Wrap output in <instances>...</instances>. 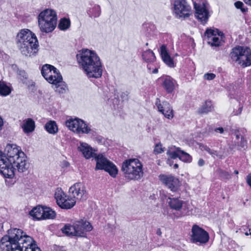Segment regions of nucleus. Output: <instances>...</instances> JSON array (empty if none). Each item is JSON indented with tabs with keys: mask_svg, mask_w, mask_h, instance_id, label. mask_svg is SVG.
I'll return each instance as SVG.
<instances>
[{
	"mask_svg": "<svg viewBox=\"0 0 251 251\" xmlns=\"http://www.w3.org/2000/svg\"><path fill=\"white\" fill-rule=\"evenodd\" d=\"M242 111V106H240L239 109H238V112H236L234 113V115H238V114H240L241 112Z\"/></svg>",
	"mask_w": 251,
	"mask_h": 251,
	"instance_id": "50",
	"label": "nucleus"
},
{
	"mask_svg": "<svg viewBox=\"0 0 251 251\" xmlns=\"http://www.w3.org/2000/svg\"><path fill=\"white\" fill-rule=\"evenodd\" d=\"M77 149L82 152L84 157L86 159L94 157L96 154L93 151L92 147L86 143L80 142L79 145H78Z\"/></svg>",
	"mask_w": 251,
	"mask_h": 251,
	"instance_id": "22",
	"label": "nucleus"
},
{
	"mask_svg": "<svg viewBox=\"0 0 251 251\" xmlns=\"http://www.w3.org/2000/svg\"><path fill=\"white\" fill-rule=\"evenodd\" d=\"M43 76L49 83L57 84L62 80V77L59 71L54 66L45 64L43 66L41 70Z\"/></svg>",
	"mask_w": 251,
	"mask_h": 251,
	"instance_id": "9",
	"label": "nucleus"
},
{
	"mask_svg": "<svg viewBox=\"0 0 251 251\" xmlns=\"http://www.w3.org/2000/svg\"><path fill=\"white\" fill-rule=\"evenodd\" d=\"M179 159L184 162L190 163L192 161V157L183 151L180 150Z\"/></svg>",
	"mask_w": 251,
	"mask_h": 251,
	"instance_id": "37",
	"label": "nucleus"
},
{
	"mask_svg": "<svg viewBox=\"0 0 251 251\" xmlns=\"http://www.w3.org/2000/svg\"><path fill=\"white\" fill-rule=\"evenodd\" d=\"M234 173L236 174V175H237L238 174V171L237 170H235L234 171Z\"/></svg>",
	"mask_w": 251,
	"mask_h": 251,
	"instance_id": "59",
	"label": "nucleus"
},
{
	"mask_svg": "<svg viewBox=\"0 0 251 251\" xmlns=\"http://www.w3.org/2000/svg\"><path fill=\"white\" fill-rule=\"evenodd\" d=\"M142 57L147 62H152L155 59L154 53L150 50L145 51L142 54Z\"/></svg>",
	"mask_w": 251,
	"mask_h": 251,
	"instance_id": "33",
	"label": "nucleus"
},
{
	"mask_svg": "<svg viewBox=\"0 0 251 251\" xmlns=\"http://www.w3.org/2000/svg\"><path fill=\"white\" fill-rule=\"evenodd\" d=\"M163 86L168 93L173 92L175 89L176 81L170 76L163 78Z\"/></svg>",
	"mask_w": 251,
	"mask_h": 251,
	"instance_id": "24",
	"label": "nucleus"
},
{
	"mask_svg": "<svg viewBox=\"0 0 251 251\" xmlns=\"http://www.w3.org/2000/svg\"><path fill=\"white\" fill-rule=\"evenodd\" d=\"M198 165L200 167L203 166L205 164V161L203 159H200L198 162Z\"/></svg>",
	"mask_w": 251,
	"mask_h": 251,
	"instance_id": "47",
	"label": "nucleus"
},
{
	"mask_svg": "<svg viewBox=\"0 0 251 251\" xmlns=\"http://www.w3.org/2000/svg\"><path fill=\"white\" fill-rule=\"evenodd\" d=\"M11 93V89L3 82L0 81V95L3 96L8 95Z\"/></svg>",
	"mask_w": 251,
	"mask_h": 251,
	"instance_id": "36",
	"label": "nucleus"
},
{
	"mask_svg": "<svg viewBox=\"0 0 251 251\" xmlns=\"http://www.w3.org/2000/svg\"><path fill=\"white\" fill-rule=\"evenodd\" d=\"M4 151L7 156L6 157L4 156V159L7 161V163L14 161L16 156H18L20 152H22L16 145H7Z\"/></svg>",
	"mask_w": 251,
	"mask_h": 251,
	"instance_id": "19",
	"label": "nucleus"
},
{
	"mask_svg": "<svg viewBox=\"0 0 251 251\" xmlns=\"http://www.w3.org/2000/svg\"><path fill=\"white\" fill-rule=\"evenodd\" d=\"M18 74L19 75L22 77L24 79H26L27 78V75L25 71L23 70H19L18 72Z\"/></svg>",
	"mask_w": 251,
	"mask_h": 251,
	"instance_id": "45",
	"label": "nucleus"
},
{
	"mask_svg": "<svg viewBox=\"0 0 251 251\" xmlns=\"http://www.w3.org/2000/svg\"><path fill=\"white\" fill-rule=\"evenodd\" d=\"M246 235L248 236L249 235H251V232H250V233H248V232H246L245 233Z\"/></svg>",
	"mask_w": 251,
	"mask_h": 251,
	"instance_id": "60",
	"label": "nucleus"
},
{
	"mask_svg": "<svg viewBox=\"0 0 251 251\" xmlns=\"http://www.w3.org/2000/svg\"><path fill=\"white\" fill-rule=\"evenodd\" d=\"M43 211L44 207H36L32 209L30 211L29 214L34 218L37 220L43 219Z\"/></svg>",
	"mask_w": 251,
	"mask_h": 251,
	"instance_id": "28",
	"label": "nucleus"
},
{
	"mask_svg": "<svg viewBox=\"0 0 251 251\" xmlns=\"http://www.w3.org/2000/svg\"><path fill=\"white\" fill-rule=\"evenodd\" d=\"M54 197L57 204L63 209H70L76 203V201L73 198L67 196L61 189H57L55 193Z\"/></svg>",
	"mask_w": 251,
	"mask_h": 251,
	"instance_id": "11",
	"label": "nucleus"
},
{
	"mask_svg": "<svg viewBox=\"0 0 251 251\" xmlns=\"http://www.w3.org/2000/svg\"><path fill=\"white\" fill-rule=\"evenodd\" d=\"M194 7L196 10V16L197 18L202 23H206L209 18V14L203 3L202 4L195 3Z\"/></svg>",
	"mask_w": 251,
	"mask_h": 251,
	"instance_id": "20",
	"label": "nucleus"
},
{
	"mask_svg": "<svg viewBox=\"0 0 251 251\" xmlns=\"http://www.w3.org/2000/svg\"><path fill=\"white\" fill-rule=\"evenodd\" d=\"M215 131L217 132H219L220 133H223L224 131V128L223 127H218L215 129Z\"/></svg>",
	"mask_w": 251,
	"mask_h": 251,
	"instance_id": "49",
	"label": "nucleus"
},
{
	"mask_svg": "<svg viewBox=\"0 0 251 251\" xmlns=\"http://www.w3.org/2000/svg\"><path fill=\"white\" fill-rule=\"evenodd\" d=\"M199 147L200 148V149L201 150H204V151H205L207 150V149H208V147H207V146L206 145H204L202 144H199Z\"/></svg>",
	"mask_w": 251,
	"mask_h": 251,
	"instance_id": "46",
	"label": "nucleus"
},
{
	"mask_svg": "<svg viewBox=\"0 0 251 251\" xmlns=\"http://www.w3.org/2000/svg\"><path fill=\"white\" fill-rule=\"evenodd\" d=\"M160 180L173 192H177L180 186L178 179L172 175H160Z\"/></svg>",
	"mask_w": 251,
	"mask_h": 251,
	"instance_id": "15",
	"label": "nucleus"
},
{
	"mask_svg": "<svg viewBox=\"0 0 251 251\" xmlns=\"http://www.w3.org/2000/svg\"><path fill=\"white\" fill-rule=\"evenodd\" d=\"M244 1L246 4L251 6V0H244Z\"/></svg>",
	"mask_w": 251,
	"mask_h": 251,
	"instance_id": "53",
	"label": "nucleus"
},
{
	"mask_svg": "<svg viewBox=\"0 0 251 251\" xmlns=\"http://www.w3.org/2000/svg\"><path fill=\"white\" fill-rule=\"evenodd\" d=\"M69 194L75 200H84L87 198V192L85 185L80 182H77L69 189Z\"/></svg>",
	"mask_w": 251,
	"mask_h": 251,
	"instance_id": "14",
	"label": "nucleus"
},
{
	"mask_svg": "<svg viewBox=\"0 0 251 251\" xmlns=\"http://www.w3.org/2000/svg\"><path fill=\"white\" fill-rule=\"evenodd\" d=\"M3 123L2 119V118L0 117V130H1L2 129V126H3Z\"/></svg>",
	"mask_w": 251,
	"mask_h": 251,
	"instance_id": "51",
	"label": "nucleus"
},
{
	"mask_svg": "<svg viewBox=\"0 0 251 251\" xmlns=\"http://www.w3.org/2000/svg\"><path fill=\"white\" fill-rule=\"evenodd\" d=\"M0 247L3 251H41L31 237L17 228L8 230L0 240Z\"/></svg>",
	"mask_w": 251,
	"mask_h": 251,
	"instance_id": "1",
	"label": "nucleus"
},
{
	"mask_svg": "<svg viewBox=\"0 0 251 251\" xmlns=\"http://www.w3.org/2000/svg\"><path fill=\"white\" fill-rule=\"evenodd\" d=\"M232 60L243 67L251 65V50L247 47L236 46L230 53Z\"/></svg>",
	"mask_w": 251,
	"mask_h": 251,
	"instance_id": "6",
	"label": "nucleus"
},
{
	"mask_svg": "<svg viewBox=\"0 0 251 251\" xmlns=\"http://www.w3.org/2000/svg\"><path fill=\"white\" fill-rule=\"evenodd\" d=\"M62 232L68 236H76V230L75 227V223L72 226L66 225L62 229Z\"/></svg>",
	"mask_w": 251,
	"mask_h": 251,
	"instance_id": "30",
	"label": "nucleus"
},
{
	"mask_svg": "<svg viewBox=\"0 0 251 251\" xmlns=\"http://www.w3.org/2000/svg\"><path fill=\"white\" fill-rule=\"evenodd\" d=\"M168 163L169 164V165L171 166L172 164V163H171V160L170 159L168 160Z\"/></svg>",
	"mask_w": 251,
	"mask_h": 251,
	"instance_id": "58",
	"label": "nucleus"
},
{
	"mask_svg": "<svg viewBox=\"0 0 251 251\" xmlns=\"http://www.w3.org/2000/svg\"><path fill=\"white\" fill-rule=\"evenodd\" d=\"M38 25L43 32L49 33L52 31L57 25L56 12L50 9L41 12L38 16Z\"/></svg>",
	"mask_w": 251,
	"mask_h": 251,
	"instance_id": "4",
	"label": "nucleus"
},
{
	"mask_svg": "<svg viewBox=\"0 0 251 251\" xmlns=\"http://www.w3.org/2000/svg\"><path fill=\"white\" fill-rule=\"evenodd\" d=\"M160 53L164 63L170 67H174V63L173 60L169 54L165 45H162L161 46Z\"/></svg>",
	"mask_w": 251,
	"mask_h": 251,
	"instance_id": "23",
	"label": "nucleus"
},
{
	"mask_svg": "<svg viewBox=\"0 0 251 251\" xmlns=\"http://www.w3.org/2000/svg\"><path fill=\"white\" fill-rule=\"evenodd\" d=\"M54 85H55V92L60 94H63L66 92L67 86L64 83L62 82V80H61V82Z\"/></svg>",
	"mask_w": 251,
	"mask_h": 251,
	"instance_id": "38",
	"label": "nucleus"
},
{
	"mask_svg": "<svg viewBox=\"0 0 251 251\" xmlns=\"http://www.w3.org/2000/svg\"><path fill=\"white\" fill-rule=\"evenodd\" d=\"M247 181L248 184L251 186V174L247 176Z\"/></svg>",
	"mask_w": 251,
	"mask_h": 251,
	"instance_id": "48",
	"label": "nucleus"
},
{
	"mask_svg": "<svg viewBox=\"0 0 251 251\" xmlns=\"http://www.w3.org/2000/svg\"><path fill=\"white\" fill-rule=\"evenodd\" d=\"M156 234L159 235V236H161V234H162V232H161V230L160 228H158L157 230V231H156Z\"/></svg>",
	"mask_w": 251,
	"mask_h": 251,
	"instance_id": "52",
	"label": "nucleus"
},
{
	"mask_svg": "<svg viewBox=\"0 0 251 251\" xmlns=\"http://www.w3.org/2000/svg\"><path fill=\"white\" fill-rule=\"evenodd\" d=\"M209 240L208 233L197 225H194L192 228L191 240L193 243L204 244Z\"/></svg>",
	"mask_w": 251,
	"mask_h": 251,
	"instance_id": "12",
	"label": "nucleus"
},
{
	"mask_svg": "<svg viewBox=\"0 0 251 251\" xmlns=\"http://www.w3.org/2000/svg\"><path fill=\"white\" fill-rule=\"evenodd\" d=\"M217 172L220 177L224 179H228L231 178L230 175L227 172L221 169L218 170Z\"/></svg>",
	"mask_w": 251,
	"mask_h": 251,
	"instance_id": "40",
	"label": "nucleus"
},
{
	"mask_svg": "<svg viewBox=\"0 0 251 251\" xmlns=\"http://www.w3.org/2000/svg\"><path fill=\"white\" fill-rule=\"evenodd\" d=\"M203 77L206 80H211L215 78L216 75L213 73H206L204 75Z\"/></svg>",
	"mask_w": 251,
	"mask_h": 251,
	"instance_id": "43",
	"label": "nucleus"
},
{
	"mask_svg": "<svg viewBox=\"0 0 251 251\" xmlns=\"http://www.w3.org/2000/svg\"><path fill=\"white\" fill-rule=\"evenodd\" d=\"M94 158L96 161L95 170H104L111 176L116 177L118 174V169L113 163L108 160L102 154L96 153Z\"/></svg>",
	"mask_w": 251,
	"mask_h": 251,
	"instance_id": "7",
	"label": "nucleus"
},
{
	"mask_svg": "<svg viewBox=\"0 0 251 251\" xmlns=\"http://www.w3.org/2000/svg\"><path fill=\"white\" fill-rule=\"evenodd\" d=\"M158 72V69L157 68H155V69H154L152 71V73L153 74H156Z\"/></svg>",
	"mask_w": 251,
	"mask_h": 251,
	"instance_id": "56",
	"label": "nucleus"
},
{
	"mask_svg": "<svg viewBox=\"0 0 251 251\" xmlns=\"http://www.w3.org/2000/svg\"><path fill=\"white\" fill-rule=\"evenodd\" d=\"M75 227L77 236H83L85 232L92 230V226L86 220H80L75 222Z\"/></svg>",
	"mask_w": 251,
	"mask_h": 251,
	"instance_id": "18",
	"label": "nucleus"
},
{
	"mask_svg": "<svg viewBox=\"0 0 251 251\" xmlns=\"http://www.w3.org/2000/svg\"><path fill=\"white\" fill-rule=\"evenodd\" d=\"M77 62L89 78H98L102 74V67L100 57L96 52L83 49L76 55Z\"/></svg>",
	"mask_w": 251,
	"mask_h": 251,
	"instance_id": "2",
	"label": "nucleus"
},
{
	"mask_svg": "<svg viewBox=\"0 0 251 251\" xmlns=\"http://www.w3.org/2000/svg\"><path fill=\"white\" fill-rule=\"evenodd\" d=\"M244 1L246 4L251 6V0H244Z\"/></svg>",
	"mask_w": 251,
	"mask_h": 251,
	"instance_id": "54",
	"label": "nucleus"
},
{
	"mask_svg": "<svg viewBox=\"0 0 251 251\" xmlns=\"http://www.w3.org/2000/svg\"><path fill=\"white\" fill-rule=\"evenodd\" d=\"M17 44L21 53L28 56L35 55L38 50L35 35L27 29H22L17 35Z\"/></svg>",
	"mask_w": 251,
	"mask_h": 251,
	"instance_id": "3",
	"label": "nucleus"
},
{
	"mask_svg": "<svg viewBox=\"0 0 251 251\" xmlns=\"http://www.w3.org/2000/svg\"><path fill=\"white\" fill-rule=\"evenodd\" d=\"M43 219H54L56 216V213L50 207H44Z\"/></svg>",
	"mask_w": 251,
	"mask_h": 251,
	"instance_id": "35",
	"label": "nucleus"
},
{
	"mask_svg": "<svg viewBox=\"0 0 251 251\" xmlns=\"http://www.w3.org/2000/svg\"><path fill=\"white\" fill-rule=\"evenodd\" d=\"M180 150L179 148H177L175 151H168L167 154L171 159H176V158H179Z\"/></svg>",
	"mask_w": 251,
	"mask_h": 251,
	"instance_id": "39",
	"label": "nucleus"
},
{
	"mask_svg": "<svg viewBox=\"0 0 251 251\" xmlns=\"http://www.w3.org/2000/svg\"><path fill=\"white\" fill-rule=\"evenodd\" d=\"M244 4L240 1H238L235 2L234 5L238 9H241L242 12H245L247 11V9L243 7Z\"/></svg>",
	"mask_w": 251,
	"mask_h": 251,
	"instance_id": "42",
	"label": "nucleus"
},
{
	"mask_svg": "<svg viewBox=\"0 0 251 251\" xmlns=\"http://www.w3.org/2000/svg\"><path fill=\"white\" fill-rule=\"evenodd\" d=\"M210 155L213 157L215 158V156L218 157L220 159H223L225 158V156L223 155L219 154L218 152L216 151L213 150L211 152Z\"/></svg>",
	"mask_w": 251,
	"mask_h": 251,
	"instance_id": "44",
	"label": "nucleus"
},
{
	"mask_svg": "<svg viewBox=\"0 0 251 251\" xmlns=\"http://www.w3.org/2000/svg\"><path fill=\"white\" fill-rule=\"evenodd\" d=\"M213 107L210 101H205V103L198 110L199 113H207L212 110Z\"/></svg>",
	"mask_w": 251,
	"mask_h": 251,
	"instance_id": "32",
	"label": "nucleus"
},
{
	"mask_svg": "<svg viewBox=\"0 0 251 251\" xmlns=\"http://www.w3.org/2000/svg\"><path fill=\"white\" fill-rule=\"evenodd\" d=\"M122 171L125 176L129 179H138L143 174L142 163L136 158L125 160L123 163Z\"/></svg>",
	"mask_w": 251,
	"mask_h": 251,
	"instance_id": "5",
	"label": "nucleus"
},
{
	"mask_svg": "<svg viewBox=\"0 0 251 251\" xmlns=\"http://www.w3.org/2000/svg\"><path fill=\"white\" fill-rule=\"evenodd\" d=\"M65 125L70 130L78 134H89L91 131L90 127L78 118H69L65 122Z\"/></svg>",
	"mask_w": 251,
	"mask_h": 251,
	"instance_id": "8",
	"label": "nucleus"
},
{
	"mask_svg": "<svg viewBox=\"0 0 251 251\" xmlns=\"http://www.w3.org/2000/svg\"><path fill=\"white\" fill-rule=\"evenodd\" d=\"M222 35V32L218 29H207L204 33V36L208 39V43L212 46H219L220 44V36Z\"/></svg>",
	"mask_w": 251,
	"mask_h": 251,
	"instance_id": "16",
	"label": "nucleus"
},
{
	"mask_svg": "<svg viewBox=\"0 0 251 251\" xmlns=\"http://www.w3.org/2000/svg\"><path fill=\"white\" fill-rule=\"evenodd\" d=\"M174 13L177 18H186L191 15V8L185 0H177L174 4Z\"/></svg>",
	"mask_w": 251,
	"mask_h": 251,
	"instance_id": "10",
	"label": "nucleus"
},
{
	"mask_svg": "<svg viewBox=\"0 0 251 251\" xmlns=\"http://www.w3.org/2000/svg\"><path fill=\"white\" fill-rule=\"evenodd\" d=\"M8 167L13 168L14 176L17 170L19 172H24L27 169V165L26 162L25 156L24 152H20L18 156H16L14 161L7 163Z\"/></svg>",
	"mask_w": 251,
	"mask_h": 251,
	"instance_id": "13",
	"label": "nucleus"
},
{
	"mask_svg": "<svg viewBox=\"0 0 251 251\" xmlns=\"http://www.w3.org/2000/svg\"><path fill=\"white\" fill-rule=\"evenodd\" d=\"M164 151V148L162 147L161 144H157L154 149L153 152L155 154L161 153Z\"/></svg>",
	"mask_w": 251,
	"mask_h": 251,
	"instance_id": "41",
	"label": "nucleus"
},
{
	"mask_svg": "<svg viewBox=\"0 0 251 251\" xmlns=\"http://www.w3.org/2000/svg\"><path fill=\"white\" fill-rule=\"evenodd\" d=\"M123 94H124L125 95H126V97H127V94H126L125 93H123Z\"/></svg>",
	"mask_w": 251,
	"mask_h": 251,
	"instance_id": "62",
	"label": "nucleus"
},
{
	"mask_svg": "<svg viewBox=\"0 0 251 251\" xmlns=\"http://www.w3.org/2000/svg\"><path fill=\"white\" fill-rule=\"evenodd\" d=\"M169 201L168 202L170 207L174 210L179 211L180 210L182 206L183 201L179 200L177 198H168Z\"/></svg>",
	"mask_w": 251,
	"mask_h": 251,
	"instance_id": "26",
	"label": "nucleus"
},
{
	"mask_svg": "<svg viewBox=\"0 0 251 251\" xmlns=\"http://www.w3.org/2000/svg\"><path fill=\"white\" fill-rule=\"evenodd\" d=\"M22 127L25 133L32 132L35 129V122L32 119L28 118L24 121Z\"/></svg>",
	"mask_w": 251,
	"mask_h": 251,
	"instance_id": "27",
	"label": "nucleus"
},
{
	"mask_svg": "<svg viewBox=\"0 0 251 251\" xmlns=\"http://www.w3.org/2000/svg\"><path fill=\"white\" fill-rule=\"evenodd\" d=\"M236 140L235 141V145L237 146V149L240 151H244L247 147V141L244 138L241 136L239 131L235 133Z\"/></svg>",
	"mask_w": 251,
	"mask_h": 251,
	"instance_id": "25",
	"label": "nucleus"
},
{
	"mask_svg": "<svg viewBox=\"0 0 251 251\" xmlns=\"http://www.w3.org/2000/svg\"><path fill=\"white\" fill-rule=\"evenodd\" d=\"M45 128L50 134H54L58 131V127L56 123L53 121L47 122L45 125Z\"/></svg>",
	"mask_w": 251,
	"mask_h": 251,
	"instance_id": "29",
	"label": "nucleus"
},
{
	"mask_svg": "<svg viewBox=\"0 0 251 251\" xmlns=\"http://www.w3.org/2000/svg\"><path fill=\"white\" fill-rule=\"evenodd\" d=\"M71 25V22L69 19L63 18L60 20L58 27L61 30H66Z\"/></svg>",
	"mask_w": 251,
	"mask_h": 251,
	"instance_id": "34",
	"label": "nucleus"
},
{
	"mask_svg": "<svg viewBox=\"0 0 251 251\" xmlns=\"http://www.w3.org/2000/svg\"><path fill=\"white\" fill-rule=\"evenodd\" d=\"M87 13L90 17H99L101 13L100 6L99 5H94L93 8L88 9L87 11Z\"/></svg>",
	"mask_w": 251,
	"mask_h": 251,
	"instance_id": "31",
	"label": "nucleus"
},
{
	"mask_svg": "<svg viewBox=\"0 0 251 251\" xmlns=\"http://www.w3.org/2000/svg\"><path fill=\"white\" fill-rule=\"evenodd\" d=\"M124 95V94H122V97L123 98H124V97H125V95Z\"/></svg>",
	"mask_w": 251,
	"mask_h": 251,
	"instance_id": "61",
	"label": "nucleus"
},
{
	"mask_svg": "<svg viewBox=\"0 0 251 251\" xmlns=\"http://www.w3.org/2000/svg\"><path fill=\"white\" fill-rule=\"evenodd\" d=\"M178 167V164H175L174 165V168H176H176H177Z\"/></svg>",
	"mask_w": 251,
	"mask_h": 251,
	"instance_id": "57",
	"label": "nucleus"
},
{
	"mask_svg": "<svg viewBox=\"0 0 251 251\" xmlns=\"http://www.w3.org/2000/svg\"><path fill=\"white\" fill-rule=\"evenodd\" d=\"M155 105L158 111L168 119H171L174 117L173 110L169 102L166 101L160 102L158 98L156 99Z\"/></svg>",
	"mask_w": 251,
	"mask_h": 251,
	"instance_id": "17",
	"label": "nucleus"
},
{
	"mask_svg": "<svg viewBox=\"0 0 251 251\" xmlns=\"http://www.w3.org/2000/svg\"><path fill=\"white\" fill-rule=\"evenodd\" d=\"M212 151L213 150L210 149L209 147L206 150V151L208 152L210 154H211V152H212Z\"/></svg>",
	"mask_w": 251,
	"mask_h": 251,
	"instance_id": "55",
	"label": "nucleus"
},
{
	"mask_svg": "<svg viewBox=\"0 0 251 251\" xmlns=\"http://www.w3.org/2000/svg\"><path fill=\"white\" fill-rule=\"evenodd\" d=\"M7 161L4 159V156H2L0 151V173L5 177L13 178L14 177L13 168H8Z\"/></svg>",
	"mask_w": 251,
	"mask_h": 251,
	"instance_id": "21",
	"label": "nucleus"
}]
</instances>
